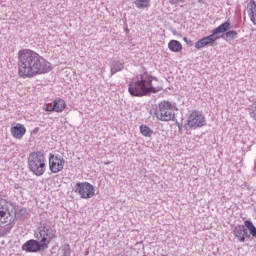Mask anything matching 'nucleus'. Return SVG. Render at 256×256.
<instances>
[{
  "label": "nucleus",
  "instance_id": "nucleus-1",
  "mask_svg": "<svg viewBox=\"0 0 256 256\" xmlns=\"http://www.w3.org/2000/svg\"><path fill=\"white\" fill-rule=\"evenodd\" d=\"M51 69L49 61L37 52L29 49L18 52V74L22 79H33L37 75H45Z\"/></svg>",
  "mask_w": 256,
  "mask_h": 256
},
{
  "label": "nucleus",
  "instance_id": "nucleus-2",
  "mask_svg": "<svg viewBox=\"0 0 256 256\" xmlns=\"http://www.w3.org/2000/svg\"><path fill=\"white\" fill-rule=\"evenodd\" d=\"M153 81H158L157 77L149 74V72L145 70L129 83L128 92L131 97H147V95H151V93L163 91V87L153 86Z\"/></svg>",
  "mask_w": 256,
  "mask_h": 256
},
{
  "label": "nucleus",
  "instance_id": "nucleus-3",
  "mask_svg": "<svg viewBox=\"0 0 256 256\" xmlns=\"http://www.w3.org/2000/svg\"><path fill=\"white\" fill-rule=\"evenodd\" d=\"M57 231L49 224H41L38 228V232L34 234V237L38 240H28L23 244L22 249L27 253H38L44 249H49V243L55 239Z\"/></svg>",
  "mask_w": 256,
  "mask_h": 256
},
{
  "label": "nucleus",
  "instance_id": "nucleus-4",
  "mask_svg": "<svg viewBox=\"0 0 256 256\" xmlns=\"http://www.w3.org/2000/svg\"><path fill=\"white\" fill-rule=\"evenodd\" d=\"M15 210L7 200L0 199V237L11 233L15 225Z\"/></svg>",
  "mask_w": 256,
  "mask_h": 256
},
{
  "label": "nucleus",
  "instance_id": "nucleus-5",
  "mask_svg": "<svg viewBox=\"0 0 256 256\" xmlns=\"http://www.w3.org/2000/svg\"><path fill=\"white\" fill-rule=\"evenodd\" d=\"M28 167L36 177H41L45 173V154L41 151L30 153L28 156Z\"/></svg>",
  "mask_w": 256,
  "mask_h": 256
},
{
  "label": "nucleus",
  "instance_id": "nucleus-6",
  "mask_svg": "<svg viewBox=\"0 0 256 256\" xmlns=\"http://www.w3.org/2000/svg\"><path fill=\"white\" fill-rule=\"evenodd\" d=\"M155 116L159 121H172L175 119L173 104L167 101L161 102L155 110Z\"/></svg>",
  "mask_w": 256,
  "mask_h": 256
},
{
  "label": "nucleus",
  "instance_id": "nucleus-7",
  "mask_svg": "<svg viewBox=\"0 0 256 256\" xmlns=\"http://www.w3.org/2000/svg\"><path fill=\"white\" fill-rule=\"evenodd\" d=\"M74 192L80 195L81 199H91L95 197V187L89 182L76 183Z\"/></svg>",
  "mask_w": 256,
  "mask_h": 256
},
{
  "label": "nucleus",
  "instance_id": "nucleus-8",
  "mask_svg": "<svg viewBox=\"0 0 256 256\" xmlns=\"http://www.w3.org/2000/svg\"><path fill=\"white\" fill-rule=\"evenodd\" d=\"M205 123H206V120L203 113L199 111H193L189 115L187 119V123L184 125V127L186 130L198 129V127H204Z\"/></svg>",
  "mask_w": 256,
  "mask_h": 256
},
{
  "label": "nucleus",
  "instance_id": "nucleus-9",
  "mask_svg": "<svg viewBox=\"0 0 256 256\" xmlns=\"http://www.w3.org/2000/svg\"><path fill=\"white\" fill-rule=\"evenodd\" d=\"M65 167V159L58 154H50L49 156V170L51 173H61Z\"/></svg>",
  "mask_w": 256,
  "mask_h": 256
},
{
  "label": "nucleus",
  "instance_id": "nucleus-10",
  "mask_svg": "<svg viewBox=\"0 0 256 256\" xmlns=\"http://www.w3.org/2000/svg\"><path fill=\"white\" fill-rule=\"evenodd\" d=\"M234 237L240 241V243H245L246 239L251 238V234L247 231V228L243 225H238L234 228Z\"/></svg>",
  "mask_w": 256,
  "mask_h": 256
},
{
  "label": "nucleus",
  "instance_id": "nucleus-11",
  "mask_svg": "<svg viewBox=\"0 0 256 256\" xmlns=\"http://www.w3.org/2000/svg\"><path fill=\"white\" fill-rule=\"evenodd\" d=\"M217 39H219V36H215V34L212 33L211 35L198 40L195 43V48L203 49V47H207V45H211V43H215Z\"/></svg>",
  "mask_w": 256,
  "mask_h": 256
},
{
  "label": "nucleus",
  "instance_id": "nucleus-12",
  "mask_svg": "<svg viewBox=\"0 0 256 256\" xmlns=\"http://www.w3.org/2000/svg\"><path fill=\"white\" fill-rule=\"evenodd\" d=\"M12 137L15 139H23V135L27 133V129L23 124H16L10 129Z\"/></svg>",
  "mask_w": 256,
  "mask_h": 256
},
{
  "label": "nucleus",
  "instance_id": "nucleus-13",
  "mask_svg": "<svg viewBox=\"0 0 256 256\" xmlns=\"http://www.w3.org/2000/svg\"><path fill=\"white\" fill-rule=\"evenodd\" d=\"M247 11H248V15L250 17V21H252L253 25H255V23H256V2H255V0H251L247 4Z\"/></svg>",
  "mask_w": 256,
  "mask_h": 256
},
{
  "label": "nucleus",
  "instance_id": "nucleus-14",
  "mask_svg": "<svg viewBox=\"0 0 256 256\" xmlns=\"http://www.w3.org/2000/svg\"><path fill=\"white\" fill-rule=\"evenodd\" d=\"M230 29H233V26H231V22L226 21L222 23L220 26H218L217 28H215L212 31V34L217 37V35H219L220 33L228 32L230 31Z\"/></svg>",
  "mask_w": 256,
  "mask_h": 256
},
{
  "label": "nucleus",
  "instance_id": "nucleus-15",
  "mask_svg": "<svg viewBox=\"0 0 256 256\" xmlns=\"http://www.w3.org/2000/svg\"><path fill=\"white\" fill-rule=\"evenodd\" d=\"M168 49H170V51H172V53H179V51L183 50V45H181V42H179L177 40H171L168 43Z\"/></svg>",
  "mask_w": 256,
  "mask_h": 256
},
{
  "label": "nucleus",
  "instance_id": "nucleus-16",
  "mask_svg": "<svg viewBox=\"0 0 256 256\" xmlns=\"http://www.w3.org/2000/svg\"><path fill=\"white\" fill-rule=\"evenodd\" d=\"M54 108L56 109V113H63L67 104H65V100L61 98H57L53 102Z\"/></svg>",
  "mask_w": 256,
  "mask_h": 256
},
{
  "label": "nucleus",
  "instance_id": "nucleus-17",
  "mask_svg": "<svg viewBox=\"0 0 256 256\" xmlns=\"http://www.w3.org/2000/svg\"><path fill=\"white\" fill-rule=\"evenodd\" d=\"M220 37L224 41L229 42V41H233L234 39H237L238 35H237V31L229 30L228 32L223 33Z\"/></svg>",
  "mask_w": 256,
  "mask_h": 256
},
{
  "label": "nucleus",
  "instance_id": "nucleus-18",
  "mask_svg": "<svg viewBox=\"0 0 256 256\" xmlns=\"http://www.w3.org/2000/svg\"><path fill=\"white\" fill-rule=\"evenodd\" d=\"M110 69H111V75H115V73H119V71H123L124 66H123V63L121 62H112Z\"/></svg>",
  "mask_w": 256,
  "mask_h": 256
},
{
  "label": "nucleus",
  "instance_id": "nucleus-19",
  "mask_svg": "<svg viewBox=\"0 0 256 256\" xmlns=\"http://www.w3.org/2000/svg\"><path fill=\"white\" fill-rule=\"evenodd\" d=\"M244 227L249 231V235H252V237H256V227L250 220H246L244 222Z\"/></svg>",
  "mask_w": 256,
  "mask_h": 256
},
{
  "label": "nucleus",
  "instance_id": "nucleus-20",
  "mask_svg": "<svg viewBox=\"0 0 256 256\" xmlns=\"http://www.w3.org/2000/svg\"><path fill=\"white\" fill-rule=\"evenodd\" d=\"M149 3H151V0H135L134 5L137 7V9H147L149 7Z\"/></svg>",
  "mask_w": 256,
  "mask_h": 256
},
{
  "label": "nucleus",
  "instance_id": "nucleus-21",
  "mask_svg": "<svg viewBox=\"0 0 256 256\" xmlns=\"http://www.w3.org/2000/svg\"><path fill=\"white\" fill-rule=\"evenodd\" d=\"M140 133L143 135V137H152L153 136V130L149 128L147 125H141L140 126Z\"/></svg>",
  "mask_w": 256,
  "mask_h": 256
},
{
  "label": "nucleus",
  "instance_id": "nucleus-22",
  "mask_svg": "<svg viewBox=\"0 0 256 256\" xmlns=\"http://www.w3.org/2000/svg\"><path fill=\"white\" fill-rule=\"evenodd\" d=\"M62 256H71V246L64 244L62 248Z\"/></svg>",
  "mask_w": 256,
  "mask_h": 256
},
{
  "label": "nucleus",
  "instance_id": "nucleus-23",
  "mask_svg": "<svg viewBox=\"0 0 256 256\" xmlns=\"http://www.w3.org/2000/svg\"><path fill=\"white\" fill-rule=\"evenodd\" d=\"M45 111H48V112L55 111L56 112V108H55L54 104H47L45 107Z\"/></svg>",
  "mask_w": 256,
  "mask_h": 256
},
{
  "label": "nucleus",
  "instance_id": "nucleus-24",
  "mask_svg": "<svg viewBox=\"0 0 256 256\" xmlns=\"http://www.w3.org/2000/svg\"><path fill=\"white\" fill-rule=\"evenodd\" d=\"M171 5H179V3H185V0H169Z\"/></svg>",
  "mask_w": 256,
  "mask_h": 256
},
{
  "label": "nucleus",
  "instance_id": "nucleus-25",
  "mask_svg": "<svg viewBox=\"0 0 256 256\" xmlns=\"http://www.w3.org/2000/svg\"><path fill=\"white\" fill-rule=\"evenodd\" d=\"M18 214L23 215V217H25L27 215V210L21 209Z\"/></svg>",
  "mask_w": 256,
  "mask_h": 256
},
{
  "label": "nucleus",
  "instance_id": "nucleus-26",
  "mask_svg": "<svg viewBox=\"0 0 256 256\" xmlns=\"http://www.w3.org/2000/svg\"><path fill=\"white\" fill-rule=\"evenodd\" d=\"M183 40H184L185 43H187V44L192 43L191 40L187 39V37H184Z\"/></svg>",
  "mask_w": 256,
  "mask_h": 256
},
{
  "label": "nucleus",
  "instance_id": "nucleus-27",
  "mask_svg": "<svg viewBox=\"0 0 256 256\" xmlns=\"http://www.w3.org/2000/svg\"><path fill=\"white\" fill-rule=\"evenodd\" d=\"M178 129H183V125H181L179 122L176 123Z\"/></svg>",
  "mask_w": 256,
  "mask_h": 256
}]
</instances>
